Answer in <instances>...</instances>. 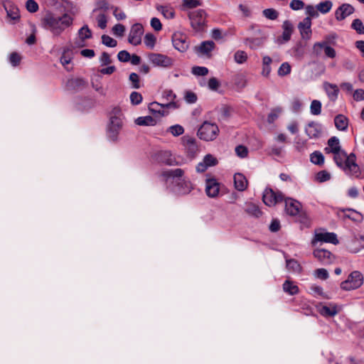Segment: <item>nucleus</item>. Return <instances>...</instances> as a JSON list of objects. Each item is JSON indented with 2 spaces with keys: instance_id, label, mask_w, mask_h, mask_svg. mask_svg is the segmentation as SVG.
Wrapping results in <instances>:
<instances>
[{
  "instance_id": "bb28decb",
  "label": "nucleus",
  "mask_w": 364,
  "mask_h": 364,
  "mask_svg": "<svg viewBox=\"0 0 364 364\" xmlns=\"http://www.w3.org/2000/svg\"><path fill=\"white\" fill-rule=\"evenodd\" d=\"M323 89L331 101H335L337 99L339 90L336 85L325 82Z\"/></svg>"
},
{
  "instance_id": "4d7b16f0",
  "label": "nucleus",
  "mask_w": 364,
  "mask_h": 364,
  "mask_svg": "<svg viewBox=\"0 0 364 364\" xmlns=\"http://www.w3.org/2000/svg\"><path fill=\"white\" fill-rule=\"evenodd\" d=\"M185 101L188 104H193L197 101V95L192 91L188 90L184 93Z\"/></svg>"
},
{
  "instance_id": "393cba45",
  "label": "nucleus",
  "mask_w": 364,
  "mask_h": 364,
  "mask_svg": "<svg viewBox=\"0 0 364 364\" xmlns=\"http://www.w3.org/2000/svg\"><path fill=\"white\" fill-rule=\"evenodd\" d=\"M282 29L283 32L281 39H278L280 43H286L290 40L293 31L292 23L289 21H284L282 24Z\"/></svg>"
},
{
  "instance_id": "4468645a",
  "label": "nucleus",
  "mask_w": 364,
  "mask_h": 364,
  "mask_svg": "<svg viewBox=\"0 0 364 364\" xmlns=\"http://www.w3.org/2000/svg\"><path fill=\"white\" fill-rule=\"evenodd\" d=\"M92 37V32L87 26H82L77 33V37L73 42V48H82L86 46V40Z\"/></svg>"
},
{
  "instance_id": "9d476101",
  "label": "nucleus",
  "mask_w": 364,
  "mask_h": 364,
  "mask_svg": "<svg viewBox=\"0 0 364 364\" xmlns=\"http://www.w3.org/2000/svg\"><path fill=\"white\" fill-rule=\"evenodd\" d=\"M178 107L176 102H169L166 104H161L156 102H153L149 105V110L153 114L158 117H164L168 114V112L166 110V108Z\"/></svg>"
},
{
  "instance_id": "f03ea898",
  "label": "nucleus",
  "mask_w": 364,
  "mask_h": 364,
  "mask_svg": "<svg viewBox=\"0 0 364 364\" xmlns=\"http://www.w3.org/2000/svg\"><path fill=\"white\" fill-rule=\"evenodd\" d=\"M123 124L124 116L122 110L118 107L114 108L110 113L109 121L107 126V137L109 141L118 140Z\"/></svg>"
},
{
  "instance_id": "e2e57ef3",
  "label": "nucleus",
  "mask_w": 364,
  "mask_h": 364,
  "mask_svg": "<svg viewBox=\"0 0 364 364\" xmlns=\"http://www.w3.org/2000/svg\"><path fill=\"white\" fill-rule=\"evenodd\" d=\"M315 276L320 279L326 280L328 278V271L324 268H319L315 270Z\"/></svg>"
},
{
  "instance_id": "72a5a7b5",
  "label": "nucleus",
  "mask_w": 364,
  "mask_h": 364,
  "mask_svg": "<svg viewBox=\"0 0 364 364\" xmlns=\"http://www.w3.org/2000/svg\"><path fill=\"white\" fill-rule=\"evenodd\" d=\"M364 247V242L357 238L350 240L348 244V250L352 253H356Z\"/></svg>"
},
{
  "instance_id": "09e8293b",
  "label": "nucleus",
  "mask_w": 364,
  "mask_h": 364,
  "mask_svg": "<svg viewBox=\"0 0 364 364\" xmlns=\"http://www.w3.org/2000/svg\"><path fill=\"white\" fill-rule=\"evenodd\" d=\"M168 132L171 133L173 136H178L183 134L184 129L180 124H175L168 127Z\"/></svg>"
},
{
  "instance_id": "473e14b6",
  "label": "nucleus",
  "mask_w": 364,
  "mask_h": 364,
  "mask_svg": "<svg viewBox=\"0 0 364 364\" xmlns=\"http://www.w3.org/2000/svg\"><path fill=\"white\" fill-rule=\"evenodd\" d=\"M333 159L335 163L339 168H341L347 161V159H348V155H347V154L341 149L337 152L333 153Z\"/></svg>"
},
{
  "instance_id": "8fccbe9b",
  "label": "nucleus",
  "mask_w": 364,
  "mask_h": 364,
  "mask_svg": "<svg viewBox=\"0 0 364 364\" xmlns=\"http://www.w3.org/2000/svg\"><path fill=\"white\" fill-rule=\"evenodd\" d=\"M331 173L327 171H321L316 175V180L320 183L327 181L331 179Z\"/></svg>"
},
{
  "instance_id": "c85d7f7f",
  "label": "nucleus",
  "mask_w": 364,
  "mask_h": 364,
  "mask_svg": "<svg viewBox=\"0 0 364 364\" xmlns=\"http://www.w3.org/2000/svg\"><path fill=\"white\" fill-rule=\"evenodd\" d=\"M334 124L337 129L346 131L348 126V119L343 114H338L334 119Z\"/></svg>"
},
{
  "instance_id": "2eb2a0df",
  "label": "nucleus",
  "mask_w": 364,
  "mask_h": 364,
  "mask_svg": "<svg viewBox=\"0 0 364 364\" xmlns=\"http://www.w3.org/2000/svg\"><path fill=\"white\" fill-rule=\"evenodd\" d=\"M143 34V27L140 23L134 24L130 30L128 41L129 43L137 46L141 42V36Z\"/></svg>"
},
{
  "instance_id": "774afa93",
  "label": "nucleus",
  "mask_w": 364,
  "mask_h": 364,
  "mask_svg": "<svg viewBox=\"0 0 364 364\" xmlns=\"http://www.w3.org/2000/svg\"><path fill=\"white\" fill-rule=\"evenodd\" d=\"M220 85V82L215 77H211L208 82V87L210 90L216 91Z\"/></svg>"
},
{
  "instance_id": "f3484780",
  "label": "nucleus",
  "mask_w": 364,
  "mask_h": 364,
  "mask_svg": "<svg viewBox=\"0 0 364 364\" xmlns=\"http://www.w3.org/2000/svg\"><path fill=\"white\" fill-rule=\"evenodd\" d=\"M311 19L309 18H304L298 24V29L299 31L302 39L309 41L311 38Z\"/></svg>"
},
{
  "instance_id": "6e6d98bb",
  "label": "nucleus",
  "mask_w": 364,
  "mask_h": 364,
  "mask_svg": "<svg viewBox=\"0 0 364 364\" xmlns=\"http://www.w3.org/2000/svg\"><path fill=\"white\" fill-rule=\"evenodd\" d=\"M351 26L357 33L364 34V25L360 19L356 18L353 20Z\"/></svg>"
},
{
  "instance_id": "680f3d73",
  "label": "nucleus",
  "mask_w": 364,
  "mask_h": 364,
  "mask_svg": "<svg viewBox=\"0 0 364 364\" xmlns=\"http://www.w3.org/2000/svg\"><path fill=\"white\" fill-rule=\"evenodd\" d=\"M125 30V27L122 24L118 23L112 28V33L116 36L122 37L124 36Z\"/></svg>"
},
{
  "instance_id": "2f4dec72",
  "label": "nucleus",
  "mask_w": 364,
  "mask_h": 364,
  "mask_svg": "<svg viewBox=\"0 0 364 364\" xmlns=\"http://www.w3.org/2000/svg\"><path fill=\"white\" fill-rule=\"evenodd\" d=\"M341 150V146L339 139L336 137L333 136L330 138L328 141V147L325 149V151L326 153H335Z\"/></svg>"
},
{
  "instance_id": "49530a36",
  "label": "nucleus",
  "mask_w": 364,
  "mask_h": 364,
  "mask_svg": "<svg viewBox=\"0 0 364 364\" xmlns=\"http://www.w3.org/2000/svg\"><path fill=\"white\" fill-rule=\"evenodd\" d=\"M156 38L151 33H146L144 36V43L146 47L153 49L155 46Z\"/></svg>"
},
{
  "instance_id": "cd10ccee",
  "label": "nucleus",
  "mask_w": 364,
  "mask_h": 364,
  "mask_svg": "<svg viewBox=\"0 0 364 364\" xmlns=\"http://www.w3.org/2000/svg\"><path fill=\"white\" fill-rule=\"evenodd\" d=\"M318 313L326 317H332L338 314L337 306L336 305L320 306L318 307Z\"/></svg>"
},
{
  "instance_id": "f8f14e48",
  "label": "nucleus",
  "mask_w": 364,
  "mask_h": 364,
  "mask_svg": "<svg viewBox=\"0 0 364 364\" xmlns=\"http://www.w3.org/2000/svg\"><path fill=\"white\" fill-rule=\"evenodd\" d=\"M314 257L321 264L327 265L335 261V256L326 249H315L313 252Z\"/></svg>"
},
{
  "instance_id": "ddd939ff",
  "label": "nucleus",
  "mask_w": 364,
  "mask_h": 364,
  "mask_svg": "<svg viewBox=\"0 0 364 364\" xmlns=\"http://www.w3.org/2000/svg\"><path fill=\"white\" fill-rule=\"evenodd\" d=\"M172 43L173 47L179 52H185L188 50L189 43L186 35L180 32L173 33L172 36Z\"/></svg>"
},
{
  "instance_id": "dca6fc26",
  "label": "nucleus",
  "mask_w": 364,
  "mask_h": 364,
  "mask_svg": "<svg viewBox=\"0 0 364 364\" xmlns=\"http://www.w3.org/2000/svg\"><path fill=\"white\" fill-rule=\"evenodd\" d=\"M182 143L188 156L193 158L198 152V146L194 138L184 136Z\"/></svg>"
},
{
  "instance_id": "4be33fe9",
  "label": "nucleus",
  "mask_w": 364,
  "mask_h": 364,
  "mask_svg": "<svg viewBox=\"0 0 364 364\" xmlns=\"http://www.w3.org/2000/svg\"><path fill=\"white\" fill-rule=\"evenodd\" d=\"M176 191L179 194H188L193 189V185L188 178H183L179 181H176Z\"/></svg>"
},
{
  "instance_id": "de8ad7c7",
  "label": "nucleus",
  "mask_w": 364,
  "mask_h": 364,
  "mask_svg": "<svg viewBox=\"0 0 364 364\" xmlns=\"http://www.w3.org/2000/svg\"><path fill=\"white\" fill-rule=\"evenodd\" d=\"M263 16L269 20H276L279 16V13L274 9H266L262 11Z\"/></svg>"
},
{
  "instance_id": "c03bdc74",
  "label": "nucleus",
  "mask_w": 364,
  "mask_h": 364,
  "mask_svg": "<svg viewBox=\"0 0 364 364\" xmlns=\"http://www.w3.org/2000/svg\"><path fill=\"white\" fill-rule=\"evenodd\" d=\"M310 112L313 115H319L321 112V102L319 100H314L310 105Z\"/></svg>"
},
{
  "instance_id": "9b49d317",
  "label": "nucleus",
  "mask_w": 364,
  "mask_h": 364,
  "mask_svg": "<svg viewBox=\"0 0 364 364\" xmlns=\"http://www.w3.org/2000/svg\"><path fill=\"white\" fill-rule=\"evenodd\" d=\"M348 176L358 178L360 174V169L355 162V156L353 154L348 155V159L341 168Z\"/></svg>"
},
{
  "instance_id": "f704fd0d",
  "label": "nucleus",
  "mask_w": 364,
  "mask_h": 364,
  "mask_svg": "<svg viewBox=\"0 0 364 364\" xmlns=\"http://www.w3.org/2000/svg\"><path fill=\"white\" fill-rule=\"evenodd\" d=\"M283 290L290 295H295L299 291V287L289 280L285 281L283 284Z\"/></svg>"
},
{
  "instance_id": "ea45409f",
  "label": "nucleus",
  "mask_w": 364,
  "mask_h": 364,
  "mask_svg": "<svg viewBox=\"0 0 364 364\" xmlns=\"http://www.w3.org/2000/svg\"><path fill=\"white\" fill-rule=\"evenodd\" d=\"M85 82L82 79L75 78L71 79L68 82V87L70 89L78 90L83 88L85 86Z\"/></svg>"
},
{
  "instance_id": "6e6552de",
  "label": "nucleus",
  "mask_w": 364,
  "mask_h": 364,
  "mask_svg": "<svg viewBox=\"0 0 364 364\" xmlns=\"http://www.w3.org/2000/svg\"><path fill=\"white\" fill-rule=\"evenodd\" d=\"M318 242H329L333 245L338 243L337 236L333 232H328L324 230H316L314 233V237L311 240V245L315 246Z\"/></svg>"
},
{
  "instance_id": "aec40b11",
  "label": "nucleus",
  "mask_w": 364,
  "mask_h": 364,
  "mask_svg": "<svg viewBox=\"0 0 364 364\" xmlns=\"http://www.w3.org/2000/svg\"><path fill=\"white\" fill-rule=\"evenodd\" d=\"M337 214L343 220L350 219L353 221H360L362 220V215L352 208L339 210Z\"/></svg>"
},
{
  "instance_id": "6ab92c4d",
  "label": "nucleus",
  "mask_w": 364,
  "mask_h": 364,
  "mask_svg": "<svg viewBox=\"0 0 364 364\" xmlns=\"http://www.w3.org/2000/svg\"><path fill=\"white\" fill-rule=\"evenodd\" d=\"M218 164L217 159L211 154H207L204 156L202 161L196 166V171L198 173L205 171L209 167L215 166Z\"/></svg>"
},
{
  "instance_id": "3c124183",
  "label": "nucleus",
  "mask_w": 364,
  "mask_h": 364,
  "mask_svg": "<svg viewBox=\"0 0 364 364\" xmlns=\"http://www.w3.org/2000/svg\"><path fill=\"white\" fill-rule=\"evenodd\" d=\"M96 21L98 27L101 29H105L107 27V17L105 14H99L96 17Z\"/></svg>"
},
{
  "instance_id": "13d9d810",
  "label": "nucleus",
  "mask_w": 364,
  "mask_h": 364,
  "mask_svg": "<svg viewBox=\"0 0 364 364\" xmlns=\"http://www.w3.org/2000/svg\"><path fill=\"white\" fill-rule=\"evenodd\" d=\"M328 43L326 41L316 42L313 46V51L316 55H320L321 50H324Z\"/></svg>"
},
{
  "instance_id": "20e7f679",
  "label": "nucleus",
  "mask_w": 364,
  "mask_h": 364,
  "mask_svg": "<svg viewBox=\"0 0 364 364\" xmlns=\"http://www.w3.org/2000/svg\"><path fill=\"white\" fill-rule=\"evenodd\" d=\"M219 133L218 126L214 123L205 122L198 131V136L204 141H213L216 139Z\"/></svg>"
},
{
  "instance_id": "b1692460",
  "label": "nucleus",
  "mask_w": 364,
  "mask_h": 364,
  "mask_svg": "<svg viewBox=\"0 0 364 364\" xmlns=\"http://www.w3.org/2000/svg\"><path fill=\"white\" fill-rule=\"evenodd\" d=\"M321 125L319 123L311 122L305 127V132L310 139H317L321 134Z\"/></svg>"
},
{
  "instance_id": "e433bc0d",
  "label": "nucleus",
  "mask_w": 364,
  "mask_h": 364,
  "mask_svg": "<svg viewBox=\"0 0 364 364\" xmlns=\"http://www.w3.org/2000/svg\"><path fill=\"white\" fill-rule=\"evenodd\" d=\"M135 123L139 126H154L156 120L151 116L139 117L135 119Z\"/></svg>"
},
{
  "instance_id": "7ed1b4c3",
  "label": "nucleus",
  "mask_w": 364,
  "mask_h": 364,
  "mask_svg": "<svg viewBox=\"0 0 364 364\" xmlns=\"http://www.w3.org/2000/svg\"><path fill=\"white\" fill-rule=\"evenodd\" d=\"M262 200L264 205H276L280 203H284V205H295V203H298V201L291 198H284L281 192H276L270 188L264 189Z\"/></svg>"
},
{
  "instance_id": "a211bd4d",
  "label": "nucleus",
  "mask_w": 364,
  "mask_h": 364,
  "mask_svg": "<svg viewBox=\"0 0 364 364\" xmlns=\"http://www.w3.org/2000/svg\"><path fill=\"white\" fill-rule=\"evenodd\" d=\"M355 11L354 7L350 4H343L335 11L337 21H343Z\"/></svg>"
},
{
  "instance_id": "58836bf2",
  "label": "nucleus",
  "mask_w": 364,
  "mask_h": 364,
  "mask_svg": "<svg viewBox=\"0 0 364 364\" xmlns=\"http://www.w3.org/2000/svg\"><path fill=\"white\" fill-rule=\"evenodd\" d=\"M272 62V58L269 56H264L262 58V75L264 77L269 76L271 73V63Z\"/></svg>"
},
{
  "instance_id": "bf43d9fd",
  "label": "nucleus",
  "mask_w": 364,
  "mask_h": 364,
  "mask_svg": "<svg viewBox=\"0 0 364 364\" xmlns=\"http://www.w3.org/2000/svg\"><path fill=\"white\" fill-rule=\"evenodd\" d=\"M102 42L107 47L114 48L117 46V41L109 36L103 35L102 36Z\"/></svg>"
},
{
  "instance_id": "5701e85b",
  "label": "nucleus",
  "mask_w": 364,
  "mask_h": 364,
  "mask_svg": "<svg viewBox=\"0 0 364 364\" xmlns=\"http://www.w3.org/2000/svg\"><path fill=\"white\" fill-rule=\"evenodd\" d=\"M220 184L215 178H208L205 181V193L210 198L216 197L219 193Z\"/></svg>"
},
{
  "instance_id": "a19ab883",
  "label": "nucleus",
  "mask_w": 364,
  "mask_h": 364,
  "mask_svg": "<svg viewBox=\"0 0 364 364\" xmlns=\"http://www.w3.org/2000/svg\"><path fill=\"white\" fill-rule=\"evenodd\" d=\"M248 58L247 53L244 50H237L234 54V60L237 64L245 63Z\"/></svg>"
},
{
  "instance_id": "0e129e2a",
  "label": "nucleus",
  "mask_w": 364,
  "mask_h": 364,
  "mask_svg": "<svg viewBox=\"0 0 364 364\" xmlns=\"http://www.w3.org/2000/svg\"><path fill=\"white\" fill-rule=\"evenodd\" d=\"M289 6L292 10L298 11L304 9L305 4L301 0H292L289 4Z\"/></svg>"
},
{
  "instance_id": "1a4fd4ad",
  "label": "nucleus",
  "mask_w": 364,
  "mask_h": 364,
  "mask_svg": "<svg viewBox=\"0 0 364 364\" xmlns=\"http://www.w3.org/2000/svg\"><path fill=\"white\" fill-rule=\"evenodd\" d=\"M148 59L154 66L161 68H171L174 63V60L171 57L160 53H149Z\"/></svg>"
},
{
  "instance_id": "412c9836",
  "label": "nucleus",
  "mask_w": 364,
  "mask_h": 364,
  "mask_svg": "<svg viewBox=\"0 0 364 364\" xmlns=\"http://www.w3.org/2000/svg\"><path fill=\"white\" fill-rule=\"evenodd\" d=\"M3 6L6 11L8 18L14 21H17L20 18L19 10L12 1L9 0L4 1Z\"/></svg>"
},
{
  "instance_id": "a878e982",
  "label": "nucleus",
  "mask_w": 364,
  "mask_h": 364,
  "mask_svg": "<svg viewBox=\"0 0 364 364\" xmlns=\"http://www.w3.org/2000/svg\"><path fill=\"white\" fill-rule=\"evenodd\" d=\"M233 179L235 189L239 191H243L247 188L248 181L243 174L237 173L234 175Z\"/></svg>"
},
{
  "instance_id": "39448f33",
  "label": "nucleus",
  "mask_w": 364,
  "mask_h": 364,
  "mask_svg": "<svg viewBox=\"0 0 364 364\" xmlns=\"http://www.w3.org/2000/svg\"><path fill=\"white\" fill-rule=\"evenodd\" d=\"M363 284V274L358 271H354L350 274L346 281L341 282V287L343 290L350 291L359 288Z\"/></svg>"
},
{
  "instance_id": "a18cd8bd",
  "label": "nucleus",
  "mask_w": 364,
  "mask_h": 364,
  "mask_svg": "<svg viewBox=\"0 0 364 364\" xmlns=\"http://www.w3.org/2000/svg\"><path fill=\"white\" fill-rule=\"evenodd\" d=\"M305 12L307 16L306 18H317L318 16V11L316 9V6H314L313 5H307L304 6Z\"/></svg>"
},
{
  "instance_id": "0eeeda50",
  "label": "nucleus",
  "mask_w": 364,
  "mask_h": 364,
  "mask_svg": "<svg viewBox=\"0 0 364 364\" xmlns=\"http://www.w3.org/2000/svg\"><path fill=\"white\" fill-rule=\"evenodd\" d=\"M191 25L196 31H201L205 25L206 12L203 9H198L188 14Z\"/></svg>"
},
{
  "instance_id": "7c9ffc66",
  "label": "nucleus",
  "mask_w": 364,
  "mask_h": 364,
  "mask_svg": "<svg viewBox=\"0 0 364 364\" xmlns=\"http://www.w3.org/2000/svg\"><path fill=\"white\" fill-rule=\"evenodd\" d=\"M185 171L182 168H175L168 170L166 171L163 172L162 175L164 177L168 178H178L177 181H179L180 179L185 178L184 177Z\"/></svg>"
},
{
  "instance_id": "79ce46f5",
  "label": "nucleus",
  "mask_w": 364,
  "mask_h": 364,
  "mask_svg": "<svg viewBox=\"0 0 364 364\" xmlns=\"http://www.w3.org/2000/svg\"><path fill=\"white\" fill-rule=\"evenodd\" d=\"M311 161L316 165H322L324 163V156L321 152L316 151L310 155Z\"/></svg>"
},
{
  "instance_id": "423d86ee",
  "label": "nucleus",
  "mask_w": 364,
  "mask_h": 364,
  "mask_svg": "<svg viewBox=\"0 0 364 364\" xmlns=\"http://www.w3.org/2000/svg\"><path fill=\"white\" fill-rule=\"evenodd\" d=\"M285 211L287 215L294 218L296 221L309 227L310 220L303 206H285Z\"/></svg>"
},
{
  "instance_id": "338daca9",
  "label": "nucleus",
  "mask_w": 364,
  "mask_h": 364,
  "mask_svg": "<svg viewBox=\"0 0 364 364\" xmlns=\"http://www.w3.org/2000/svg\"><path fill=\"white\" fill-rule=\"evenodd\" d=\"M26 9L31 13H35L38 10V5L34 0H28L26 4Z\"/></svg>"
},
{
  "instance_id": "4c0bfd02",
  "label": "nucleus",
  "mask_w": 364,
  "mask_h": 364,
  "mask_svg": "<svg viewBox=\"0 0 364 364\" xmlns=\"http://www.w3.org/2000/svg\"><path fill=\"white\" fill-rule=\"evenodd\" d=\"M333 7V2L330 0H326L318 3L316 5V9L318 12L322 14L328 13Z\"/></svg>"
},
{
  "instance_id": "c9c22d12",
  "label": "nucleus",
  "mask_w": 364,
  "mask_h": 364,
  "mask_svg": "<svg viewBox=\"0 0 364 364\" xmlns=\"http://www.w3.org/2000/svg\"><path fill=\"white\" fill-rule=\"evenodd\" d=\"M156 9L167 19H171L175 16L174 9L168 6H157Z\"/></svg>"
},
{
  "instance_id": "f257e3e1",
  "label": "nucleus",
  "mask_w": 364,
  "mask_h": 364,
  "mask_svg": "<svg viewBox=\"0 0 364 364\" xmlns=\"http://www.w3.org/2000/svg\"><path fill=\"white\" fill-rule=\"evenodd\" d=\"M73 21L72 16L68 14H64L60 17L47 14L43 18V24L44 28L54 36H60L66 28L72 25Z\"/></svg>"
},
{
  "instance_id": "603ef678",
  "label": "nucleus",
  "mask_w": 364,
  "mask_h": 364,
  "mask_svg": "<svg viewBox=\"0 0 364 364\" xmlns=\"http://www.w3.org/2000/svg\"><path fill=\"white\" fill-rule=\"evenodd\" d=\"M291 65L288 63L285 62V63H283L279 68L278 75L279 76H285V75H289L291 73Z\"/></svg>"
},
{
  "instance_id": "052dcab7",
  "label": "nucleus",
  "mask_w": 364,
  "mask_h": 364,
  "mask_svg": "<svg viewBox=\"0 0 364 364\" xmlns=\"http://www.w3.org/2000/svg\"><path fill=\"white\" fill-rule=\"evenodd\" d=\"M250 215L259 218L262 215V213L259 208V206H249L245 210Z\"/></svg>"
},
{
  "instance_id": "864d4df0",
  "label": "nucleus",
  "mask_w": 364,
  "mask_h": 364,
  "mask_svg": "<svg viewBox=\"0 0 364 364\" xmlns=\"http://www.w3.org/2000/svg\"><path fill=\"white\" fill-rule=\"evenodd\" d=\"M203 4L201 0H183V6L187 9H193Z\"/></svg>"
},
{
  "instance_id": "37998d69",
  "label": "nucleus",
  "mask_w": 364,
  "mask_h": 364,
  "mask_svg": "<svg viewBox=\"0 0 364 364\" xmlns=\"http://www.w3.org/2000/svg\"><path fill=\"white\" fill-rule=\"evenodd\" d=\"M287 267L289 270L294 272H300L301 271L300 264L294 259L287 260Z\"/></svg>"
},
{
  "instance_id": "c756f323",
  "label": "nucleus",
  "mask_w": 364,
  "mask_h": 364,
  "mask_svg": "<svg viewBox=\"0 0 364 364\" xmlns=\"http://www.w3.org/2000/svg\"><path fill=\"white\" fill-rule=\"evenodd\" d=\"M215 43L212 41H204L196 48V50L202 55H209L214 49Z\"/></svg>"
},
{
  "instance_id": "5fc2aeb1",
  "label": "nucleus",
  "mask_w": 364,
  "mask_h": 364,
  "mask_svg": "<svg viewBox=\"0 0 364 364\" xmlns=\"http://www.w3.org/2000/svg\"><path fill=\"white\" fill-rule=\"evenodd\" d=\"M192 73L197 76H205L208 73V69L205 67L195 66L192 68Z\"/></svg>"
},
{
  "instance_id": "69168bd1",
  "label": "nucleus",
  "mask_w": 364,
  "mask_h": 364,
  "mask_svg": "<svg viewBox=\"0 0 364 364\" xmlns=\"http://www.w3.org/2000/svg\"><path fill=\"white\" fill-rule=\"evenodd\" d=\"M72 58L70 55H67L65 52H64L60 57V63L63 66L68 70H70L71 68H69V65L71 63Z\"/></svg>"
}]
</instances>
